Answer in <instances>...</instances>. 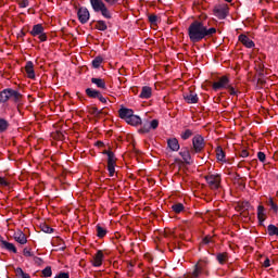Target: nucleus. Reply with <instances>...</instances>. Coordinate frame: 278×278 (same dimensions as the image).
I'll return each instance as SVG.
<instances>
[{
    "label": "nucleus",
    "instance_id": "nucleus-27",
    "mask_svg": "<svg viewBox=\"0 0 278 278\" xmlns=\"http://www.w3.org/2000/svg\"><path fill=\"white\" fill-rule=\"evenodd\" d=\"M10 128V122L5 118H0V134H4Z\"/></svg>",
    "mask_w": 278,
    "mask_h": 278
},
{
    "label": "nucleus",
    "instance_id": "nucleus-23",
    "mask_svg": "<svg viewBox=\"0 0 278 278\" xmlns=\"http://www.w3.org/2000/svg\"><path fill=\"white\" fill-rule=\"evenodd\" d=\"M86 94H87V97H89V99H99L101 92L99 90H96L92 88H87Z\"/></svg>",
    "mask_w": 278,
    "mask_h": 278
},
{
    "label": "nucleus",
    "instance_id": "nucleus-30",
    "mask_svg": "<svg viewBox=\"0 0 278 278\" xmlns=\"http://www.w3.org/2000/svg\"><path fill=\"white\" fill-rule=\"evenodd\" d=\"M106 235H108V230L105 228L101 227V225H97L98 238H105Z\"/></svg>",
    "mask_w": 278,
    "mask_h": 278
},
{
    "label": "nucleus",
    "instance_id": "nucleus-16",
    "mask_svg": "<svg viewBox=\"0 0 278 278\" xmlns=\"http://www.w3.org/2000/svg\"><path fill=\"white\" fill-rule=\"evenodd\" d=\"M14 240L18 242V244H27V237L21 230L14 232Z\"/></svg>",
    "mask_w": 278,
    "mask_h": 278
},
{
    "label": "nucleus",
    "instance_id": "nucleus-12",
    "mask_svg": "<svg viewBox=\"0 0 278 278\" xmlns=\"http://www.w3.org/2000/svg\"><path fill=\"white\" fill-rule=\"evenodd\" d=\"M190 153H192V151H190L188 148H185L179 152V155L182 157L185 164H192V155Z\"/></svg>",
    "mask_w": 278,
    "mask_h": 278
},
{
    "label": "nucleus",
    "instance_id": "nucleus-52",
    "mask_svg": "<svg viewBox=\"0 0 278 278\" xmlns=\"http://www.w3.org/2000/svg\"><path fill=\"white\" fill-rule=\"evenodd\" d=\"M98 99H99V101H101V103H108V99H105L103 97V94H101V93H100V96H98Z\"/></svg>",
    "mask_w": 278,
    "mask_h": 278
},
{
    "label": "nucleus",
    "instance_id": "nucleus-54",
    "mask_svg": "<svg viewBox=\"0 0 278 278\" xmlns=\"http://www.w3.org/2000/svg\"><path fill=\"white\" fill-rule=\"evenodd\" d=\"M263 266L265 268H269V266H270V258L265 260L264 263H263Z\"/></svg>",
    "mask_w": 278,
    "mask_h": 278
},
{
    "label": "nucleus",
    "instance_id": "nucleus-24",
    "mask_svg": "<svg viewBox=\"0 0 278 278\" xmlns=\"http://www.w3.org/2000/svg\"><path fill=\"white\" fill-rule=\"evenodd\" d=\"M257 218L260 225H263V223L266 220V213H264V206L258 205L257 207Z\"/></svg>",
    "mask_w": 278,
    "mask_h": 278
},
{
    "label": "nucleus",
    "instance_id": "nucleus-25",
    "mask_svg": "<svg viewBox=\"0 0 278 278\" xmlns=\"http://www.w3.org/2000/svg\"><path fill=\"white\" fill-rule=\"evenodd\" d=\"M91 84H94L97 88H101L102 90H105V80L102 78H91Z\"/></svg>",
    "mask_w": 278,
    "mask_h": 278
},
{
    "label": "nucleus",
    "instance_id": "nucleus-38",
    "mask_svg": "<svg viewBox=\"0 0 278 278\" xmlns=\"http://www.w3.org/2000/svg\"><path fill=\"white\" fill-rule=\"evenodd\" d=\"M43 277H51L53 275V271L51 270V266H47L45 269H42Z\"/></svg>",
    "mask_w": 278,
    "mask_h": 278
},
{
    "label": "nucleus",
    "instance_id": "nucleus-45",
    "mask_svg": "<svg viewBox=\"0 0 278 278\" xmlns=\"http://www.w3.org/2000/svg\"><path fill=\"white\" fill-rule=\"evenodd\" d=\"M257 157L262 163L266 162V154L264 152H258Z\"/></svg>",
    "mask_w": 278,
    "mask_h": 278
},
{
    "label": "nucleus",
    "instance_id": "nucleus-35",
    "mask_svg": "<svg viewBox=\"0 0 278 278\" xmlns=\"http://www.w3.org/2000/svg\"><path fill=\"white\" fill-rule=\"evenodd\" d=\"M192 130L191 129H186L185 131L181 132L180 137L182 140H188L192 136Z\"/></svg>",
    "mask_w": 278,
    "mask_h": 278
},
{
    "label": "nucleus",
    "instance_id": "nucleus-40",
    "mask_svg": "<svg viewBox=\"0 0 278 278\" xmlns=\"http://www.w3.org/2000/svg\"><path fill=\"white\" fill-rule=\"evenodd\" d=\"M149 125H150V128H151V129H157V127H160V121H157V119H152V121L149 123Z\"/></svg>",
    "mask_w": 278,
    "mask_h": 278
},
{
    "label": "nucleus",
    "instance_id": "nucleus-43",
    "mask_svg": "<svg viewBox=\"0 0 278 278\" xmlns=\"http://www.w3.org/2000/svg\"><path fill=\"white\" fill-rule=\"evenodd\" d=\"M226 90H229V94H231L232 97L238 96V90H236L231 85H229Z\"/></svg>",
    "mask_w": 278,
    "mask_h": 278
},
{
    "label": "nucleus",
    "instance_id": "nucleus-19",
    "mask_svg": "<svg viewBox=\"0 0 278 278\" xmlns=\"http://www.w3.org/2000/svg\"><path fill=\"white\" fill-rule=\"evenodd\" d=\"M0 242H1L2 247L4 249H7V251H11V253H17L16 247L14 245V243H10V242L3 240V237H1V236H0Z\"/></svg>",
    "mask_w": 278,
    "mask_h": 278
},
{
    "label": "nucleus",
    "instance_id": "nucleus-21",
    "mask_svg": "<svg viewBox=\"0 0 278 278\" xmlns=\"http://www.w3.org/2000/svg\"><path fill=\"white\" fill-rule=\"evenodd\" d=\"M203 274V271L201 269H199L198 267H193L192 271H189L187 274L184 275L185 278H199L201 277V275Z\"/></svg>",
    "mask_w": 278,
    "mask_h": 278
},
{
    "label": "nucleus",
    "instance_id": "nucleus-22",
    "mask_svg": "<svg viewBox=\"0 0 278 278\" xmlns=\"http://www.w3.org/2000/svg\"><path fill=\"white\" fill-rule=\"evenodd\" d=\"M208 264L210 261L207 258H202L194 265V267L203 273L204 270H206Z\"/></svg>",
    "mask_w": 278,
    "mask_h": 278
},
{
    "label": "nucleus",
    "instance_id": "nucleus-2",
    "mask_svg": "<svg viewBox=\"0 0 278 278\" xmlns=\"http://www.w3.org/2000/svg\"><path fill=\"white\" fill-rule=\"evenodd\" d=\"M12 101L15 105H23V94L18 90L7 88L0 91V103Z\"/></svg>",
    "mask_w": 278,
    "mask_h": 278
},
{
    "label": "nucleus",
    "instance_id": "nucleus-10",
    "mask_svg": "<svg viewBox=\"0 0 278 278\" xmlns=\"http://www.w3.org/2000/svg\"><path fill=\"white\" fill-rule=\"evenodd\" d=\"M238 40L244 45L247 49H253V47H255V42H253V40H251V38L244 34L239 35Z\"/></svg>",
    "mask_w": 278,
    "mask_h": 278
},
{
    "label": "nucleus",
    "instance_id": "nucleus-18",
    "mask_svg": "<svg viewBox=\"0 0 278 278\" xmlns=\"http://www.w3.org/2000/svg\"><path fill=\"white\" fill-rule=\"evenodd\" d=\"M167 147L170 149V151H179V140L177 138H170L167 140Z\"/></svg>",
    "mask_w": 278,
    "mask_h": 278
},
{
    "label": "nucleus",
    "instance_id": "nucleus-17",
    "mask_svg": "<svg viewBox=\"0 0 278 278\" xmlns=\"http://www.w3.org/2000/svg\"><path fill=\"white\" fill-rule=\"evenodd\" d=\"M153 94V89H151V87L149 86H144L141 89V93H140V99H151Z\"/></svg>",
    "mask_w": 278,
    "mask_h": 278
},
{
    "label": "nucleus",
    "instance_id": "nucleus-31",
    "mask_svg": "<svg viewBox=\"0 0 278 278\" xmlns=\"http://www.w3.org/2000/svg\"><path fill=\"white\" fill-rule=\"evenodd\" d=\"M96 28H98L99 31H105L108 29V24L105 23V21L100 20L97 22Z\"/></svg>",
    "mask_w": 278,
    "mask_h": 278
},
{
    "label": "nucleus",
    "instance_id": "nucleus-58",
    "mask_svg": "<svg viewBox=\"0 0 278 278\" xmlns=\"http://www.w3.org/2000/svg\"><path fill=\"white\" fill-rule=\"evenodd\" d=\"M225 1H227V3H231V0H225Z\"/></svg>",
    "mask_w": 278,
    "mask_h": 278
},
{
    "label": "nucleus",
    "instance_id": "nucleus-4",
    "mask_svg": "<svg viewBox=\"0 0 278 278\" xmlns=\"http://www.w3.org/2000/svg\"><path fill=\"white\" fill-rule=\"evenodd\" d=\"M205 149V139L203 136L195 135L192 139L191 153L192 155H197V153H201Z\"/></svg>",
    "mask_w": 278,
    "mask_h": 278
},
{
    "label": "nucleus",
    "instance_id": "nucleus-55",
    "mask_svg": "<svg viewBox=\"0 0 278 278\" xmlns=\"http://www.w3.org/2000/svg\"><path fill=\"white\" fill-rule=\"evenodd\" d=\"M210 242H212V238H211V237H205V238L203 239V243H204V244H210Z\"/></svg>",
    "mask_w": 278,
    "mask_h": 278
},
{
    "label": "nucleus",
    "instance_id": "nucleus-42",
    "mask_svg": "<svg viewBox=\"0 0 278 278\" xmlns=\"http://www.w3.org/2000/svg\"><path fill=\"white\" fill-rule=\"evenodd\" d=\"M149 22L151 23V25H157V15H150Z\"/></svg>",
    "mask_w": 278,
    "mask_h": 278
},
{
    "label": "nucleus",
    "instance_id": "nucleus-34",
    "mask_svg": "<svg viewBox=\"0 0 278 278\" xmlns=\"http://www.w3.org/2000/svg\"><path fill=\"white\" fill-rule=\"evenodd\" d=\"M151 126L149 124V122H147L146 124H143V126L139 129V134H149V131H151Z\"/></svg>",
    "mask_w": 278,
    "mask_h": 278
},
{
    "label": "nucleus",
    "instance_id": "nucleus-11",
    "mask_svg": "<svg viewBox=\"0 0 278 278\" xmlns=\"http://www.w3.org/2000/svg\"><path fill=\"white\" fill-rule=\"evenodd\" d=\"M184 99L189 104L199 103V96L194 91L184 93Z\"/></svg>",
    "mask_w": 278,
    "mask_h": 278
},
{
    "label": "nucleus",
    "instance_id": "nucleus-28",
    "mask_svg": "<svg viewBox=\"0 0 278 278\" xmlns=\"http://www.w3.org/2000/svg\"><path fill=\"white\" fill-rule=\"evenodd\" d=\"M216 260H217L218 264H225V262H227V260H229V256H228L227 252L218 253L216 255Z\"/></svg>",
    "mask_w": 278,
    "mask_h": 278
},
{
    "label": "nucleus",
    "instance_id": "nucleus-6",
    "mask_svg": "<svg viewBox=\"0 0 278 278\" xmlns=\"http://www.w3.org/2000/svg\"><path fill=\"white\" fill-rule=\"evenodd\" d=\"M30 34L34 37L39 36L40 42H47V34H45V27H42V24L34 25Z\"/></svg>",
    "mask_w": 278,
    "mask_h": 278
},
{
    "label": "nucleus",
    "instance_id": "nucleus-26",
    "mask_svg": "<svg viewBox=\"0 0 278 278\" xmlns=\"http://www.w3.org/2000/svg\"><path fill=\"white\" fill-rule=\"evenodd\" d=\"M108 155V165H116V155L112 151L104 152Z\"/></svg>",
    "mask_w": 278,
    "mask_h": 278
},
{
    "label": "nucleus",
    "instance_id": "nucleus-49",
    "mask_svg": "<svg viewBox=\"0 0 278 278\" xmlns=\"http://www.w3.org/2000/svg\"><path fill=\"white\" fill-rule=\"evenodd\" d=\"M0 186H2V187L9 186L8 180H5V178H3V177H0Z\"/></svg>",
    "mask_w": 278,
    "mask_h": 278
},
{
    "label": "nucleus",
    "instance_id": "nucleus-14",
    "mask_svg": "<svg viewBox=\"0 0 278 278\" xmlns=\"http://www.w3.org/2000/svg\"><path fill=\"white\" fill-rule=\"evenodd\" d=\"M118 114H119V118L127 122V119L134 114V110L122 108L118 110Z\"/></svg>",
    "mask_w": 278,
    "mask_h": 278
},
{
    "label": "nucleus",
    "instance_id": "nucleus-9",
    "mask_svg": "<svg viewBox=\"0 0 278 278\" xmlns=\"http://www.w3.org/2000/svg\"><path fill=\"white\" fill-rule=\"evenodd\" d=\"M214 14L217 18L223 21L227 18V14H229V8H227V5L216 8L214 9Z\"/></svg>",
    "mask_w": 278,
    "mask_h": 278
},
{
    "label": "nucleus",
    "instance_id": "nucleus-56",
    "mask_svg": "<svg viewBox=\"0 0 278 278\" xmlns=\"http://www.w3.org/2000/svg\"><path fill=\"white\" fill-rule=\"evenodd\" d=\"M58 138H59V140H62L64 138V134L58 132Z\"/></svg>",
    "mask_w": 278,
    "mask_h": 278
},
{
    "label": "nucleus",
    "instance_id": "nucleus-29",
    "mask_svg": "<svg viewBox=\"0 0 278 278\" xmlns=\"http://www.w3.org/2000/svg\"><path fill=\"white\" fill-rule=\"evenodd\" d=\"M216 157L218 162H225V151H223L222 147L216 148Z\"/></svg>",
    "mask_w": 278,
    "mask_h": 278
},
{
    "label": "nucleus",
    "instance_id": "nucleus-7",
    "mask_svg": "<svg viewBox=\"0 0 278 278\" xmlns=\"http://www.w3.org/2000/svg\"><path fill=\"white\" fill-rule=\"evenodd\" d=\"M77 16H78L79 23H81V25H86V23L90 21V11L81 7L80 9H78Z\"/></svg>",
    "mask_w": 278,
    "mask_h": 278
},
{
    "label": "nucleus",
    "instance_id": "nucleus-1",
    "mask_svg": "<svg viewBox=\"0 0 278 278\" xmlns=\"http://www.w3.org/2000/svg\"><path fill=\"white\" fill-rule=\"evenodd\" d=\"M214 34H216V28H208L205 22L194 21L188 28V36L191 42H201L205 38H212Z\"/></svg>",
    "mask_w": 278,
    "mask_h": 278
},
{
    "label": "nucleus",
    "instance_id": "nucleus-13",
    "mask_svg": "<svg viewBox=\"0 0 278 278\" xmlns=\"http://www.w3.org/2000/svg\"><path fill=\"white\" fill-rule=\"evenodd\" d=\"M25 71L29 79H36V72H34V62L28 61L25 65Z\"/></svg>",
    "mask_w": 278,
    "mask_h": 278
},
{
    "label": "nucleus",
    "instance_id": "nucleus-57",
    "mask_svg": "<svg viewBox=\"0 0 278 278\" xmlns=\"http://www.w3.org/2000/svg\"><path fill=\"white\" fill-rule=\"evenodd\" d=\"M22 278H31V277L29 276V274L24 273V275L22 276Z\"/></svg>",
    "mask_w": 278,
    "mask_h": 278
},
{
    "label": "nucleus",
    "instance_id": "nucleus-47",
    "mask_svg": "<svg viewBox=\"0 0 278 278\" xmlns=\"http://www.w3.org/2000/svg\"><path fill=\"white\" fill-rule=\"evenodd\" d=\"M15 273H16V276H17V277H22V276L25 275V271H23V268H21V267H17V268L15 269Z\"/></svg>",
    "mask_w": 278,
    "mask_h": 278
},
{
    "label": "nucleus",
    "instance_id": "nucleus-44",
    "mask_svg": "<svg viewBox=\"0 0 278 278\" xmlns=\"http://www.w3.org/2000/svg\"><path fill=\"white\" fill-rule=\"evenodd\" d=\"M115 166L116 165H108V170L110 173V177H114V173H116Z\"/></svg>",
    "mask_w": 278,
    "mask_h": 278
},
{
    "label": "nucleus",
    "instance_id": "nucleus-46",
    "mask_svg": "<svg viewBox=\"0 0 278 278\" xmlns=\"http://www.w3.org/2000/svg\"><path fill=\"white\" fill-rule=\"evenodd\" d=\"M105 3H108V5L110 8H112L113 5H116V3H118V0H104Z\"/></svg>",
    "mask_w": 278,
    "mask_h": 278
},
{
    "label": "nucleus",
    "instance_id": "nucleus-51",
    "mask_svg": "<svg viewBox=\"0 0 278 278\" xmlns=\"http://www.w3.org/2000/svg\"><path fill=\"white\" fill-rule=\"evenodd\" d=\"M23 253H24V255H25L26 257H31V256L34 255V254L31 253V251H29V250H27V249H24Z\"/></svg>",
    "mask_w": 278,
    "mask_h": 278
},
{
    "label": "nucleus",
    "instance_id": "nucleus-36",
    "mask_svg": "<svg viewBox=\"0 0 278 278\" xmlns=\"http://www.w3.org/2000/svg\"><path fill=\"white\" fill-rule=\"evenodd\" d=\"M102 63H103V58L97 56V58L92 61V66H93V68H99V66H101Z\"/></svg>",
    "mask_w": 278,
    "mask_h": 278
},
{
    "label": "nucleus",
    "instance_id": "nucleus-41",
    "mask_svg": "<svg viewBox=\"0 0 278 278\" xmlns=\"http://www.w3.org/2000/svg\"><path fill=\"white\" fill-rule=\"evenodd\" d=\"M17 3L20 8H29V0H18Z\"/></svg>",
    "mask_w": 278,
    "mask_h": 278
},
{
    "label": "nucleus",
    "instance_id": "nucleus-8",
    "mask_svg": "<svg viewBox=\"0 0 278 278\" xmlns=\"http://www.w3.org/2000/svg\"><path fill=\"white\" fill-rule=\"evenodd\" d=\"M229 88V78L227 76H223L218 79V81L213 83V90H223Z\"/></svg>",
    "mask_w": 278,
    "mask_h": 278
},
{
    "label": "nucleus",
    "instance_id": "nucleus-33",
    "mask_svg": "<svg viewBox=\"0 0 278 278\" xmlns=\"http://www.w3.org/2000/svg\"><path fill=\"white\" fill-rule=\"evenodd\" d=\"M267 231L269 236H278V228L273 224L267 227Z\"/></svg>",
    "mask_w": 278,
    "mask_h": 278
},
{
    "label": "nucleus",
    "instance_id": "nucleus-53",
    "mask_svg": "<svg viewBox=\"0 0 278 278\" xmlns=\"http://www.w3.org/2000/svg\"><path fill=\"white\" fill-rule=\"evenodd\" d=\"M240 156H241V157H249V151L242 150V151L240 152Z\"/></svg>",
    "mask_w": 278,
    "mask_h": 278
},
{
    "label": "nucleus",
    "instance_id": "nucleus-20",
    "mask_svg": "<svg viewBox=\"0 0 278 278\" xmlns=\"http://www.w3.org/2000/svg\"><path fill=\"white\" fill-rule=\"evenodd\" d=\"M102 264H103V252L98 251L93 257L92 266H96L97 268H99V266H101Z\"/></svg>",
    "mask_w": 278,
    "mask_h": 278
},
{
    "label": "nucleus",
    "instance_id": "nucleus-3",
    "mask_svg": "<svg viewBox=\"0 0 278 278\" xmlns=\"http://www.w3.org/2000/svg\"><path fill=\"white\" fill-rule=\"evenodd\" d=\"M90 5L93 12H100L103 18H112V12H110V9H108V5L104 3L103 0H90Z\"/></svg>",
    "mask_w": 278,
    "mask_h": 278
},
{
    "label": "nucleus",
    "instance_id": "nucleus-39",
    "mask_svg": "<svg viewBox=\"0 0 278 278\" xmlns=\"http://www.w3.org/2000/svg\"><path fill=\"white\" fill-rule=\"evenodd\" d=\"M268 205L270 210H273L274 212H278V205L275 203V201H273V198H269Z\"/></svg>",
    "mask_w": 278,
    "mask_h": 278
},
{
    "label": "nucleus",
    "instance_id": "nucleus-5",
    "mask_svg": "<svg viewBox=\"0 0 278 278\" xmlns=\"http://www.w3.org/2000/svg\"><path fill=\"white\" fill-rule=\"evenodd\" d=\"M205 179L211 190H218L220 188V175L210 174L205 176Z\"/></svg>",
    "mask_w": 278,
    "mask_h": 278
},
{
    "label": "nucleus",
    "instance_id": "nucleus-37",
    "mask_svg": "<svg viewBox=\"0 0 278 278\" xmlns=\"http://www.w3.org/2000/svg\"><path fill=\"white\" fill-rule=\"evenodd\" d=\"M41 231H43V233H53V228H51L49 225L43 224L41 226Z\"/></svg>",
    "mask_w": 278,
    "mask_h": 278
},
{
    "label": "nucleus",
    "instance_id": "nucleus-48",
    "mask_svg": "<svg viewBox=\"0 0 278 278\" xmlns=\"http://www.w3.org/2000/svg\"><path fill=\"white\" fill-rule=\"evenodd\" d=\"M92 114L96 116H100V114H103V110H98L97 108H92Z\"/></svg>",
    "mask_w": 278,
    "mask_h": 278
},
{
    "label": "nucleus",
    "instance_id": "nucleus-50",
    "mask_svg": "<svg viewBox=\"0 0 278 278\" xmlns=\"http://www.w3.org/2000/svg\"><path fill=\"white\" fill-rule=\"evenodd\" d=\"M54 278H70L68 273H60L58 276H55Z\"/></svg>",
    "mask_w": 278,
    "mask_h": 278
},
{
    "label": "nucleus",
    "instance_id": "nucleus-15",
    "mask_svg": "<svg viewBox=\"0 0 278 278\" xmlns=\"http://www.w3.org/2000/svg\"><path fill=\"white\" fill-rule=\"evenodd\" d=\"M126 123L128 125H131L132 127H138V125H142V119L138 115L131 114L129 118L126 119Z\"/></svg>",
    "mask_w": 278,
    "mask_h": 278
},
{
    "label": "nucleus",
    "instance_id": "nucleus-32",
    "mask_svg": "<svg viewBox=\"0 0 278 278\" xmlns=\"http://www.w3.org/2000/svg\"><path fill=\"white\" fill-rule=\"evenodd\" d=\"M173 212H175V214H181V212H184L185 206L182 203H176L172 206Z\"/></svg>",
    "mask_w": 278,
    "mask_h": 278
}]
</instances>
